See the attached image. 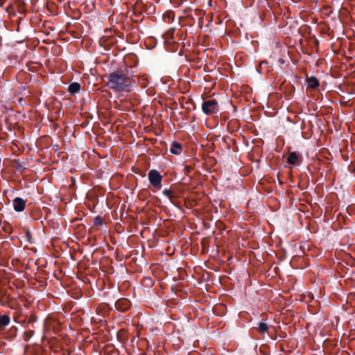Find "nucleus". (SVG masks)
Here are the masks:
<instances>
[{
	"label": "nucleus",
	"mask_w": 355,
	"mask_h": 355,
	"mask_svg": "<svg viewBox=\"0 0 355 355\" xmlns=\"http://www.w3.org/2000/svg\"><path fill=\"white\" fill-rule=\"evenodd\" d=\"M103 225V219L100 216H97L94 218V225L100 226Z\"/></svg>",
	"instance_id": "obj_15"
},
{
	"label": "nucleus",
	"mask_w": 355,
	"mask_h": 355,
	"mask_svg": "<svg viewBox=\"0 0 355 355\" xmlns=\"http://www.w3.org/2000/svg\"><path fill=\"white\" fill-rule=\"evenodd\" d=\"M23 168V166L21 163L18 162L17 169L18 171H21Z\"/></svg>",
	"instance_id": "obj_21"
},
{
	"label": "nucleus",
	"mask_w": 355,
	"mask_h": 355,
	"mask_svg": "<svg viewBox=\"0 0 355 355\" xmlns=\"http://www.w3.org/2000/svg\"><path fill=\"white\" fill-rule=\"evenodd\" d=\"M163 194L164 196H166L168 198H169V196H172L174 193L173 191H171V189H165L163 191H162Z\"/></svg>",
	"instance_id": "obj_17"
},
{
	"label": "nucleus",
	"mask_w": 355,
	"mask_h": 355,
	"mask_svg": "<svg viewBox=\"0 0 355 355\" xmlns=\"http://www.w3.org/2000/svg\"><path fill=\"white\" fill-rule=\"evenodd\" d=\"M177 199H178V196L174 193L172 196H169V198H168V200L173 205H174L176 207H178Z\"/></svg>",
	"instance_id": "obj_16"
},
{
	"label": "nucleus",
	"mask_w": 355,
	"mask_h": 355,
	"mask_svg": "<svg viewBox=\"0 0 355 355\" xmlns=\"http://www.w3.org/2000/svg\"><path fill=\"white\" fill-rule=\"evenodd\" d=\"M7 0H0V7H3Z\"/></svg>",
	"instance_id": "obj_22"
},
{
	"label": "nucleus",
	"mask_w": 355,
	"mask_h": 355,
	"mask_svg": "<svg viewBox=\"0 0 355 355\" xmlns=\"http://www.w3.org/2000/svg\"><path fill=\"white\" fill-rule=\"evenodd\" d=\"M279 62L282 64L284 63V60L283 59H279Z\"/></svg>",
	"instance_id": "obj_23"
},
{
	"label": "nucleus",
	"mask_w": 355,
	"mask_h": 355,
	"mask_svg": "<svg viewBox=\"0 0 355 355\" xmlns=\"http://www.w3.org/2000/svg\"><path fill=\"white\" fill-rule=\"evenodd\" d=\"M171 15H173V17H174V15L172 12H166V13H164V15H163L164 21H166V18L170 19V18L171 17Z\"/></svg>",
	"instance_id": "obj_19"
},
{
	"label": "nucleus",
	"mask_w": 355,
	"mask_h": 355,
	"mask_svg": "<svg viewBox=\"0 0 355 355\" xmlns=\"http://www.w3.org/2000/svg\"><path fill=\"white\" fill-rule=\"evenodd\" d=\"M36 320V318L35 316H31L28 320V323H33Z\"/></svg>",
	"instance_id": "obj_20"
},
{
	"label": "nucleus",
	"mask_w": 355,
	"mask_h": 355,
	"mask_svg": "<svg viewBox=\"0 0 355 355\" xmlns=\"http://www.w3.org/2000/svg\"><path fill=\"white\" fill-rule=\"evenodd\" d=\"M25 353L27 355H40V353H34L33 350H30L28 346H26L25 347Z\"/></svg>",
	"instance_id": "obj_18"
},
{
	"label": "nucleus",
	"mask_w": 355,
	"mask_h": 355,
	"mask_svg": "<svg viewBox=\"0 0 355 355\" xmlns=\"http://www.w3.org/2000/svg\"><path fill=\"white\" fill-rule=\"evenodd\" d=\"M202 110L207 115L216 114L219 111L218 101L216 99H209L203 101Z\"/></svg>",
	"instance_id": "obj_2"
},
{
	"label": "nucleus",
	"mask_w": 355,
	"mask_h": 355,
	"mask_svg": "<svg viewBox=\"0 0 355 355\" xmlns=\"http://www.w3.org/2000/svg\"><path fill=\"white\" fill-rule=\"evenodd\" d=\"M106 85L116 92H130L137 87L133 76H129L127 68H119L103 77Z\"/></svg>",
	"instance_id": "obj_1"
},
{
	"label": "nucleus",
	"mask_w": 355,
	"mask_h": 355,
	"mask_svg": "<svg viewBox=\"0 0 355 355\" xmlns=\"http://www.w3.org/2000/svg\"><path fill=\"white\" fill-rule=\"evenodd\" d=\"M306 83L308 84V87L311 89H316L320 83L318 78L315 76L306 77Z\"/></svg>",
	"instance_id": "obj_8"
},
{
	"label": "nucleus",
	"mask_w": 355,
	"mask_h": 355,
	"mask_svg": "<svg viewBox=\"0 0 355 355\" xmlns=\"http://www.w3.org/2000/svg\"><path fill=\"white\" fill-rule=\"evenodd\" d=\"M162 176L155 169H152L148 173V180L150 185L155 189L159 190L162 188Z\"/></svg>",
	"instance_id": "obj_3"
},
{
	"label": "nucleus",
	"mask_w": 355,
	"mask_h": 355,
	"mask_svg": "<svg viewBox=\"0 0 355 355\" xmlns=\"http://www.w3.org/2000/svg\"><path fill=\"white\" fill-rule=\"evenodd\" d=\"M26 200L20 197H16L12 201V206L15 211H23L26 206Z\"/></svg>",
	"instance_id": "obj_5"
},
{
	"label": "nucleus",
	"mask_w": 355,
	"mask_h": 355,
	"mask_svg": "<svg viewBox=\"0 0 355 355\" xmlns=\"http://www.w3.org/2000/svg\"><path fill=\"white\" fill-rule=\"evenodd\" d=\"M300 159V157L295 152H291L287 157V162L289 164L295 165Z\"/></svg>",
	"instance_id": "obj_7"
},
{
	"label": "nucleus",
	"mask_w": 355,
	"mask_h": 355,
	"mask_svg": "<svg viewBox=\"0 0 355 355\" xmlns=\"http://www.w3.org/2000/svg\"><path fill=\"white\" fill-rule=\"evenodd\" d=\"M23 101V98H20L19 99V103H21V101Z\"/></svg>",
	"instance_id": "obj_24"
},
{
	"label": "nucleus",
	"mask_w": 355,
	"mask_h": 355,
	"mask_svg": "<svg viewBox=\"0 0 355 355\" xmlns=\"http://www.w3.org/2000/svg\"><path fill=\"white\" fill-rule=\"evenodd\" d=\"M131 306L130 301L127 298H120L114 304L115 309L121 312H126Z\"/></svg>",
	"instance_id": "obj_4"
},
{
	"label": "nucleus",
	"mask_w": 355,
	"mask_h": 355,
	"mask_svg": "<svg viewBox=\"0 0 355 355\" xmlns=\"http://www.w3.org/2000/svg\"><path fill=\"white\" fill-rule=\"evenodd\" d=\"M80 90V85L78 83H71L68 87V92L71 94L78 93Z\"/></svg>",
	"instance_id": "obj_9"
},
{
	"label": "nucleus",
	"mask_w": 355,
	"mask_h": 355,
	"mask_svg": "<svg viewBox=\"0 0 355 355\" xmlns=\"http://www.w3.org/2000/svg\"><path fill=\"white\" fill-rule=\"evenodd\" d=\"M7 291L6 289L0 287V304L5 305L6 301L4 300V297L6 295Z\"/></svg>",
	"instance_id": "obj_12"
},
{
	"label": "nucleus",
	"mask_w": 355,
	"mask_h": 355,
	"mask_svg": "<svg viewBox=\"0 0 355 355\" xmlns=\"http://www.w3.org/2000/svg\"><path fill=\"white\" fill-rule=\"evenodd\" d=\"M25 237H26V241L29 243L32 244V243H34V241L33 240V237H32V234H31V231L29 230L26 231Z\"/></svg>",
	"instance_id": "obj_14"
},
{
	"label": "nucleus",
	"mask_w": 355,
	"mask_h": 355,
	"mask_svg": "<svg viewBox=\"0 0 355 355\" xmlns=\"http://www.w3.org/2000/svg\"><path fill=\"white\" fill-rule=\"evenodd\" d=\"M170 152L173 155H180L182 152V146L177 141H173L170 148Z\"/></svg>",
	"instance_id": "obj_6"
},
{
	"label": "nucleus",
	"mask_w": 355,
	"mask_h": 355,
	"mask_svg": "<svg viewBox=\"0 0 355 355\" xmlns=\"http://www.w3.org/2000/svg\"><path fill=\"white\" fill-rule=\"evenodd\" d=\"M255 328L261 334H264L268 331V325L265 322L257 323V326Z\"/></svg>",
	"instance_id": "obj_11"
},
{
	"label": "nucleus",
	"mask_w": 355,
	"mask_h": 355,
	"mask_svg": "<svg viewBox=\"0 0 355 355\" xmlns=\"http://www.w3.org/2000/svg\"><path fill=\"white\" fill-rule=\"evenodd\" d=\"M10 319L8 315H3L0 317V329L3 330V327L10 324Z\"/></svg>",
	"instance_id": "obj_10"
},
{
	"label": "nucleus",
	"mask_w": 355,
	"mask_h": 355,
	"mask_svg": "<svg viewBox=\"0 0 355 355\" xmlns=\"http://www.w3.org/2000/svg\"><path fill=\"white\" fill-rule=\"evenodd\" d=\"M34 335V331L29 329L26 331L24 334V339L25 340H29Z\"/></svg>",
	"instance_id": "obj_13"
}]
</instances>
